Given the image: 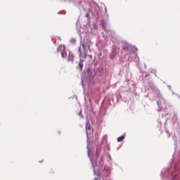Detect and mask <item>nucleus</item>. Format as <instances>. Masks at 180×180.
I'll use <instances>...</instances> for the list:
<instances>
[{
  "label": "nucleus",
  "mask_w": 180,
  "mask_h": 180,
  "mask_svg": "<svg viewBox=\"0 0 180 180\" xmlns=\"http://www.w3.org/2000/svg\"><path fill=\"white\" fill-rule=\"evenodd\" d=\"M82 46L84 52L82 53V51H81V48H79L78 51L79 53V56L82 57L83 58H86V57H88L86 53H88V50L91 49V45H89L87 42H83L82 43Z\"/></svg>",
  "instance_id": "f257e3e1"
},
{
  "label": "nucleus",
  "mask_w": 180,
  "mask_h": 180,
  "mask_svg": "<svg viewBox=\"0 0 180 180\" xmlns=\"http://www.w3.org/2000/svg\"><path fill=\"white\" fill-rule=\"evenodd\" d=\"M58 53H61L63 58H67V51H65V46L60 45L57 49Z\"/></svg>",
  "instance_id": "f03ea898"
},
{
  "label": "nucleus",
  "mask_w": 180,
  "mask_h": 180,
  "mask_svg": "<svg viewBox=\"0 0 180 180\" xmlns=\"http://www.w3.org/2000/svg\"><path fill=\"white\" fill-rule=\"evenodd\" d=\"M93 130H92V127H91V124L87 122L86 123V134H91V133H92Z\"/></svg>",
  "instance_id": "7ed1b4c3"
},
{
  "label": "nucleus",
  "mask_w": 180,
  "mask_h": 180,
  "mask_svg": "<svg viewBox=\"0 0 180 180\" xmlns=\"http://www.w3.org/2000/svg\"><path fill=\"white\" fill-rule=\"evenodd\" d=\"M103 174H104V175H105V176H108L109 175V174H110V170H103Z\"/></svg>",
  "instance_id": "20e7f679"
},
{
  "label": "nucleus",
  "mask_w": 180,
  "mask_h": 180,
  "mask_svg": "<svg viewBox=\"0 0 180 180\" xmlns=\"http://www.w3.org/2000/svg\"><path fill=\"white\" fill-rule=\"evenodd\" d=\"M124 139V136H121L118 137L117 140L118 143H120V141H123Z\"/></svg>",
  "instance_id": "39448f33"
},
{
  "label": "nucleus",
  "mask_w": 180,
  "mask_h": 180,
  "mask_svg": "<svg viewBox=\"0 0 180 180\" xmlns=\"http://www.w3.org/2000/svg\"><path fill=\"white\" fill-rule=\"evenodd\" d=\"M68 61H74V56H72V55H69Z\"/></svg>",
  "instance_id": "423d86ee"
},
{
  "label": "nucleus",
  "mask_w": 180,
  "mask_h": 180,
  "mask_svg": "<svg viewBox=\"0 0 180 180\" xmlns=\"http://www.w3.org/2000/svg\"><path fill=\"white\" fill-rule=\"evenodd\" d=\"M79 67L80 70H82V68H84V64H82V63H79Z\"/></svg>",
  "instance_id": "0eeeda50"
},
{
  "label": "nucleus",
  "mask_w": 180,
  "mask_h": 180,
  "mask_svg": "<svg viewBox=\"0 0 180 180\" xmlns=\"http://www.w3.org/2000/svg\"><path fill=\"white\" fill-rule=\"evenodd\" d=\"M123 50H124L125 51H127L129 50L128 47H124L122 48Z\"/></svg>",
  "instance_id": "6e6552de"
},
{
  "label": "nucleus",
  "mask_w": 180,
  "mask_h": 180,
  "mask_svg": "<svg viewBox=\"0 0 180 180\" xmlns=\"http://www.w3.org/2000/svg\"><path fill=\"white\" fill-rule=\"evenodd\" d=\"M172 180H174V179H172Z\"/></svg>",
  "instance_id": "1a4fd4ad"
}]
</instances>
